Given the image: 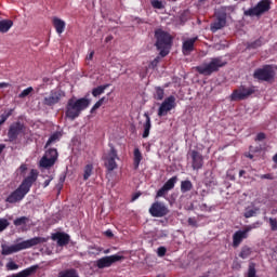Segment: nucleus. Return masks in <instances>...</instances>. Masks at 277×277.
Wrapping results in <instances>:
<instances>
[{
  "label": "nucleus",
  "mask_w": 277,
  "mask_h": 277,
  "mask_svg": "<svg viewBox=\"0 0 277 277\" xmlns=\"http://www.w3.org/2000/svg\"><path fill=\"white\" fill-rule=\"evenodd\" d=\"M38 181V170L32 169L30 173L22 181L21 185L12 192L5 199L9 205L21 202L31 192L34 183Z\"/></svg>",
  "instance_id": "obj_1"
},
{
  "label": "nucleus",
  "mask_w": 277,
  "mask_h": 277,
  "mask_svg": "<svg viewBox=\"0 0 277 277\" xmlns=\"http://www.w3.org/2000/svg\"><path fill=\"white\" fill-rule=\"evenodd\" d=\"M47 241H49V238L34 237L13 246L2 245L1 254L3 256H9V254H14L16 252H21V250H27L29 248H34V246H40V243H47Z\"/></svg>",
  "instance_id": "obj_2"
},
{
  "label": "nucleus",
  "mask_w": 277,
  "mask_h": 277,
  "mask_svg": "<svg viewBox=\"0 0 277 277\" xmlns=\"http://www.w3.org/2000/svg\"><path fill=\"white\" fill-rule=\"evenodd\" d=\"M91 101L87 97L82 98H69L66 105V111L65 116L69 120H77L79 116H81V111H84V109H88L90 107Z\"/></svg>",
  "instance_id": "obj_3"
},
{
  "label": "nucleus",
  "mask_w": 277,
  "mask_h": 277,
  "mask_svg": "<svg viewBox=\"0 0 277 277\" xmlns=\"http://www.w3.org/2000/svg\"><path fill=\"white\" fill-rule=\"evenodd\" d=\"M156 48L160 51L159 55L166 57L172 49V35L168 31L158 28L155 30Z\"/></svg>",
  "instance_id": "obj_4"
},
{
  "label": "nucleus",
  "mask_w": 277,
  "mask_h": 277,
  "mask_svg": "<svg viewBox=\"0 0 277 277\" xmlns=\"http://www.w3.org/2000/svg\"><path fill=\"white\" fill-rule=\"evenodd\" d=\"M226 62L222 61V57H212L209 63H203L196 67L199 75H205V77H211L213 72H217L220 68H224Z\"/></svg>",
  "instance_id": "obj_5"
},
{
  "label": "nucleus",
  "mask_w": 277,
  "mask_h": 277,
  "mask_svg": "<svg viewBox=\"0 0 277 277\" xmlns=\"http://www.w3.org/2000/svg\"><path fill=\"white\" fill-rule=\"evenodd\" d=\"M272 10V1L271 0H261L258 4L253 8H250L243 12L245 16H263L266 12Z\"/></svg>",
  "instance_id": "obj_6"
},
{
  "label": "nucleus",
  "mask_w": 277,
  "mask_h": 277,
  "mask_svg": "<svg viewBox=\"0 0 277 277\" xmlns=\"http://www.w3.org/2000/svg\"><path fill=\"white\" fill-rule=\"evenodd\" d=\"M109 151L103 157L104 166L108 172H114V170H118V163L116 159H120L118 157V150L114 147L113 144H109Z\"/></svg>",
  "instance_id": "obj_7"
},
{
  "label": "nucleus",
  "mask_w": 277,
  "mask_h": 277,
  "mask_svg": "<svg viewBox=\"0 0 277 277\" xmlns=\"http://www.w3.org/2000/svg\"><path fill=\"white\" fill-rule=\"evenodd\" d=\"M60 157V154L57 153L56 148H49L45 150L44 155L40 159L39 166L40 168H53L55 163L57 162V159Z\"/></svg>",
  "instance_id": "obj_8"
},
{
  "label": "nucleus",
  "mask_w": 277,
  "mask_h": 277,
  "mask_svg": "<svg viewBox=\"0 0 277 277\" xmlns=\"http://www.w3.org/2000/svg\"><path fill=\"white\" fill-rule=\"evenodd\" d=\"M274 77H276V71L272 65H265L253 72V79H258V81H272Z\"/></svg>",
  "instance_id": "obj_9"
},
{
  "label": "nucleus",
  "mask_w": 277,
  "mask_h": 277,
  "mask_svg": "<svg viewBox=\"0 0 277 277\" xmlns=\"http://www.w3.org/2000/svg\"><path fill=\"white\" fill-rule=\"evenodd\" d=\"M170 213V209L162 201H155L149 208V214L151 217H166Z\"/></svg>",
  "instance_id": "obj_10"
},
{
  "label": "nucleus",
  "mask_w": 277,
  "mask_h": 277,
  "mask_svg": "<svg viewBox=\"0 0 277 277\" xmlns=\"http://www.w3.org/2000/svg\"><path fill=\"white\" fill-rule=\"evenodd\" d=\"M254 92H256L255 87H250V88L240 87L239 89H236L233 91L230 95V101H246V98H248L249 96H252Z\"/></svg>",
  "instance_id": "obj_11"
},
{
  "label": "nucleus",
  "mask_w": 277,
  "mask_h": 277,
  "mask_svg": "<svg viewBox=\"0 0 277 277\" xmlns=\"http://www.w3.org/2000/svg\"><path fill=\"white\" fill-rule=\"evenodd\" d=\"M64 96H66V93L62 91V89L52 90L50 95L43 98V105L53 107V105H57V103H60Z\"/></svg>",
  "instance_id": "obj_12"
},
{
  "label": "nucleus",
  "mask_w": 277,
  "mask_h": 277,
  "mask_svg": "<svg viewBox=\"0 0 277 277\" xmlns=\"http://www.w3.org/2000/svg\"><path fill=\"white\" fill-rule=\"evenodd\" d=\"M174 107H176V97L174 95H170L161 103L158 109L159 118L168 116V111H172Z\"/></svg>",
  "instance_id": "obj_13"
},
{
  "label": "nucleus",
  "mask_w": 277,
  "mask_h": 277,
  "mask_svg": "<svg viewBox=\"0 0 277 277\" xmlns=\"http://www.w3.org/2000/svg\"><path fill=\"white\" fill-rule=\"evenodd\" d=\"M123 259H124L123 255H118V254L107 255L96 261V267L98 269H105V267H111L114 263H118V261H122Z\"/></svg>",
  "instance_id": "obj_14"
},
{
  "label": "nucleus",
  "mask_w": 277,
  "mask_h": 277,
  "mask_svg": "<svg viewBox=\"0 0 277 277\" xmlns=\"http://www.w3.org/2000/svg\"><path fill=\"white\" fill-rule=\"evenodd\" d=\"M252 228H256V226L249 225L243 230L235 232V234L233 235V248H239L243 239H248V233H250Z\"/></svg>",
  "instance_id": "obj_15"
},
{
  "label": "nucleus",
  "mask_w": 277,
  "mask_h": 277,
  "mask_svg": "<svg viewBox=\"0 0 277 277\" xmlns=\"http://www.w3.org/2000/svg\"><path fill=\"white\" fill-rule=\"evenodd\" d=\"M23 131H25V124L21 122H15L11 124L8 132L9 140L11 142H16V140H18V136L21 135V133H23Z\"/></svg>",
  "instance_id": "obj_16"
},
{
  "label": "nucleus",
  "mask_w": 277,
  "mask_h": 277,
  "mask_svg": "<svg viewBox=\"0 0 277 277\" xmlns=\"http://www.w3.org/2000/svg\"><path fill=\"white\" fill-rule=\"evenodd\" d=\"M190 158L193 170H202V166H205V157H202V154L198 150H192Z\"/></svg>",
  "instance_id": "obj_17"
},
{
  "label": "nucleus",
  "mask_w": 277,
  "mask_h": 277,
  "mask_svg": "<svg viewBox=\"0 0 277 277\" xmlns=\"http://www.w3.org/2000/svg\"><path fill=\"white\" fill-rule=\"evenodd\" d=\"M226 27V14H219L216 18L213 21V23L210 24V30L212 34H215V31H220V29H224Z\"/></svg>",
  "instance_id": "obj_18"
},
{
  "label": "nucleus",
  "mask_w": 277,
  "mask_h": 277,
  "mask_svg": "<svg viewBox=\"0 0 277 277\" xmlns=\"http://www.w3.org/2000/svg\"><path fill=\"white\" fill-rule=\"evenodd\" d=\"M52 240L57 241V246L64 247L70 243V236L66 233L57 232L52 234Z\"/></svg>",
  "instance_id": "obj_19"
},
{
  "label": "nucleus",
  "mask_w": 277,
  "mask_h": 277,
  "mask_svg": "<svg viewBox=\"0 0 277 277\" xmlns=\"http://www.w3.org/2000/svg\"><path fill=\"white\" fill-rule=\"evenodd\" d=\"M198 41V37L189 38L185 40L182 44V51L184 55H189L194 51V44Z\"/></svg>",
  "instance_id": "obj_20"
},
{
  "label": "nucleus",
  "mask_w": 277,
  "mask_h": 277,
  "mask_svg": "<svg viewBox=\"0 0 277 277\" xmlns=\"http://www.w3.org/2000/svg\"><path fill=\"white\" fill-rule=\"evenodd\" d=\"M36 272H38V265H32L28 268L21 271L17 274H12L9 277H29V276H34Z\"/></svg>",
  "instance_id": "obj_21"
},
{
  "label": "nucleus",
  "mask_w": 277,
  "mask_h": 277,
  "mask_svg": "<svg viewBox=\"0 0 277 277\" xmlns=\"http://www.w3.org/2000/svg\"><path fill=\"white\" fill-rule=\"evenodd\" d=\"M144 118H146V120H145V123L143 124L144 131H143L142 137L146 140V137L150 135V129L153 124L150 123V116L148 115V113L144 114Z\"/></svg>",
  "instance_id": "obj_22"
},
{
  "label": "nucleus",
  "mask_w": 277,
  "mask_h": 277,
  "mask_svg": "<svg viewBox=\"0 0 277 277\" xmlns=\"http://www.w3.org/2000/svg\"><path fill=\"white\" fill-rule=\"evenodd\" d=\"M14 22L12 19L0 21V34H8L12 29Z\"/></svg>",
  "instance_id": "obj_23"
},
{
  "label": "nucleus",
  "mask_w": 277,
  "mask_h": 277,
  "mask_svg": "<svg viewBox=\"0 0 277 277\" xmlns=\"http://www.w3.org/2000/svg\"><path fill=\"white\" fill-rule=\"evenodd\" d=\"M53 25L56 29V34H64V30L66 29V22L60 19L58 17H54Z\"/></svg>",
  "instance_id": "obj_24"
},
{
  "label": "nucleus",
  "mask_w": 277,
  "mask_h": 277,
  "mask_svg": "<svg viewBox=\"0 0 277 277\" xmlns=\"http://www.w3.org/2000/svg\"><path fill=\"white\" fill-rule=\"evenodd\" d=\"M109 88V84H103V85H98L96 88L92 89V96H94V98H98V96H101V94H105V90Z\"/></svg>",
  "instance_id": "obj_25"
},
{
  "label": "nucleus",
  "mask_w": 277,
  "mask_h": 277,
  "mask_svg": "<svg viewBox=\"0 0 277 277\" xmlns=\"http://www.w3.org/2000/svg\"><path fill=\"white\" fill-rule=\"evenodd\" d=\"M194 189V184L189 180H185L181 182V193L187 194V192H192Z\"/></svg>",
  "instance_id": "obj_26"
},
{
  "label": "nucleus",
  "mask_w": 277,
  "mask_h": 277,
  "mask_svg": "<svg viewBox=\"0 0 277 277\" xmlns=\"http://www.w3.org/2000/svg\"><path fill=\"white\" fill-rule=\"evenodd\" d=\"M61 137H62V132H54L47 141L44 148H49L51 144H55V142H60Z\"/></svg>",
  "instance_id": "obj_27"
},
{
  "label": "nucleus",
  "mask_w": 277,
  "mask_h": 277,
  "mask_svg": "<svg viewBox=\"0 0 277 277\" xmlns=\"http://www.w3.org/2000/svg\"><path fill=\"white\" fill-rule=\"evenodd\" d=\"M109 103V97L107 96H103L102 98H100L91 108V114H94V111H96V109H100L103 105Z\"/></svg>",
  "instance_id": "obj_28"
},
{
  "label": "nucleus",
  "mask_w": 277,
  "mask_h": 277,
  "mask_svg": "<svg viewBox=\"0 0 277 277\" xmlns=\"http://www.w3.org/2000/svg\"><path fill=\"white\" fill-rule=\"evenodd\" d=\"M142 151H140V148H134V170H137L140 168V163H142Z\"/></svg>",
  "instance_id": "obj_29"
},
{
  "label": "nucleus",
  "mask_w": 277,
  "mask_h": 277,
  "mask_svg": "<svg viewBox=\"0 0 277 277\" xmlns=\"http://www.w3.org/2000/svg\"><path fill=\"white\" fill-rule=\"evenodd\" d=\"M179 176L174 175L163 184V187L170 192L176 185Z\"/></svg>",
  "instance_id": "obj_30"
},
{
  "label": "nucleus",
  "mask_w": 277,
  "mask_h": 277,
  "mask_svg": "<svg viewBox=\"0 0 277 277\" xmlns=\"http://www.w3.org/2000/svg\"><path fill=\"white\" fill-rule=\"evenodd\" d=\"M83 181H88L94 172V164L90 163L84 167Z\"/></svg>",
  "instance_id": "obj_31"
},
{
  "label": "nucleus",
  "mask_w": 277,
  "mask_h": 277,
  "mask_svg": "<svg viewBox=\"0 0 277 277\" xmlns=\"http://www.w3.org/2000/svg\"><path fill=\"white\" fill-rule=\"evenodd\" d=\"M163 96H166V91L163 90V88H161V87H156V88H155L154 98H155L156 101H163Z\"/></svg>",
  "instance_id": "obj_32"
},
{
  "label": "nucleus",
  "mask_w": 277,
  "mask_h": 277,
  "mask_svg": "<svg viewBox=\"0 0 277 277\" xmlns=\"http://www.w3.org/2000/svg\"><path fill=\"white\" fill-rule=\"evenodd\" d=\"M14 226H27L29 224V217L21 216L13 221Z\"/></svg>",
  "instance_id": "obj_33"
},
{
  "label": "nucleus",
  "mask_w": 277,
  "mask_h": 277,
  "mask_svg": "<svg viewBox=\"0 0 277 277\" xmlns=\"http://www.w3.org/2000/svg\"><path fill=\"white\" fill-rule=\"evenodd\" d=\"M252 254V248L245 246L239 253L240 259H248Z\"/></svg>",
  "instance_id": "obj_34"
},
{
  "label": "nucleus",
  "mask_w": 277,
  "mask_h": 277,
  "mask_svg": "<svg viewBox=\"0 0 277 277\" xmlns=\"http://www.w3.org/2000/svg\"><path fill=\"white\" fill-rule=\"evenodd\" d=\"M261 47H263V38H259L247 44V49H259Z\"/></svg>",
  "instance_id": "obj_35"
},
{
  "label": "nucleus",
  "mask_w": 277,
  "mask_h": 277,
  "mask_svg": "<svg viewBox=\"0 0 277 277\" xmlns=\"http://www.w3.org/2000/svg\"><path fill=\"white\" fill-rule=\"evenodd\" d=\"M12 111H14V110L10 109L8 113L0 115V127L5 124V122L8 121V118H10V116H12Z\"/></svg>",
  "instance_id": "obj_36"
},
{
  "label": "nucleus",
  "mask_w": 277,
  "mask_h": 277,
  "mask_svg": "<svg viewBox=\"0 0 277 277\" xmlns=\"http://www.w3.org/2000/svg\"><path fill=\"white\" fill-rule=\"evenodd\" d=\"M31 92H34V88L32 87H28L27 89L23 90L19 93L18 98H27V96H29V94H31Z\"/></svg>",
  "instance_id": "obj_37"
},
{
  "label": "nucleus",
  "mask_w": 277,
  "mask_h": 277,
  "mask_svg": "<svg viewBox=\"0 0 277 277\" xmlns=\"http://www.w3.org/2000/svg\"><path fill=\"white\" fill-rule=\"evenodd\" d=\"M150 3L155 10H163V8H166V5H163V2L160 0H151Z\"/></svg>",
  "instance_id": "obj_38"
},
{
  "label": "nucleus",
  "mask_w": 277,
  "mask_h": 277,
  "mask_svg": "<svg viewBox=\"0 0 277 277\" xmlns=\"http://www.w3.org/2000/svg\"><path fill=\"white\" fill-rule=\"evenodd\" d=\"M168 192H170V190L162 186V187H161L160 189H158V192L156 193V199H157V198H166V196H168Z\"/></svg>",
  "instance_id": "obj_39"
},
{
  "label": "nucleus",
  "mask_w": 277,
  "mask_h": 277,
  "mask_svg": "<svg viewBox=\"0 0 277 277\" xmlns=\"http://www.w3.org/2000/svg\"><path fill=\"white\" fill-rule=\"evenodd\" d=\"M256 209H246V212L243 214V217H246L247 220L250 217H254V215H256Z\"/></svg>",
  "instance_id": "obj_40"
},
{
  "label": "nucleus",
  "mask_w": 277,
  "mask_h": 277,
  "mask_svg": "<svg viewBox=\"0 0 277 277\" xmlns=\"http://www.w3.org/2000/svg\"><path fill=\"white\" fill-rule=\"evenodd\" d=\"M8 226H10V222L6 219H0V233H3Z\"/></svg>",
  "instance_id": "obj_41"
},
{
  "label": "nucleus",
  "mask_w": 277,
  "mask_h": 277,
  "mask_svg": "<svg viewBox=\"0 0 277 277\" xmlns=\"http://www.w3.org/2000/svg\"><path fill=\"white\" fill-rule=\"evenodd\" d=\"M268 222H269L271 230H273V233H276V230H277V219L269 217Z\"/></svg>",
  "instance_id": "obj_42"
},
{
  "label": "nucleus",
  "mask_w": 277,
  "mask_h": 277,
  "mask_svg": "<svg viewBox=\"0 0 277 277\" xmlns=\"http://www.w3.org/2000/svg\"><path fill=\"white\" fill-rule=\"evenodd\" d=\"M6 269H9L10 272H14V271L18 269V264L11 261L6 264Z\"/></svg>",
  "instance_id": "obj_43"
},
{
  "label": "nucleus",
  "mask_w": 277,
  "mask_h": 277,
  "mask_svg": "<svg viewBox=\"0 0 277 277\" xmlns=\"http://www.w3.org/2000/svg\"><path fill=\"white\" fill-rule=\"evenodd\" d=\"M267 135L264 132H260L255 136V142H263V140H266Z\"/></svg>",
  "instance_id": "obj_44"
},
{
  "label": "nucleus",
  "mask_w": 277,
  "mask_h": 277,
  "mask_svg": "<svg viewBox=\"0 0 277 277\" xmlns=\"http://www.w3.org/2000/svg\"><path fill=\"white\" fill-rule=\"evenodd\" d=\"M260 176V179H262V180H267V181H274V174H272V173H266V174H262V175H259Z\"/></svg>",
  "instance_id": "obj_45"
},
{
  "label": "nucleus",
  "mask_w": 277,
  "mask_h": 277,
  "mask_svg": "<svg viewBox=\"0 0 277 277\" xmlns=\"http://www.w3.org/2000/svg\"><path fill=\"white\" fill-rule=\"evenodd\" d=\"M166 252H168V249H166V247H159L157 250L158 256H166Z\"/></svg>",
  "instance_id": "obj_46"
},
{
  "label": "nucleus",
  "mask_w": 277,
  "mask_h": 277,
  "mask_svg": "<svg viewBox=\"0 0 277 277\" xmlns=\"http://www.w3.org/2000/svg\"><path fill=\"white\" fill-rule=\"evenodd\" d=\"M159 56L156 57L149 65V68H157V66H159Z\"/></svg>",
  "instance_id": "obj_47"
},
{
  "label": "nucleus",
  "mask_w": 277,
  "mask_h": 277,
  "mask_svg": "<svg viewBox=\"0 0 277 277\" xmlns=\"http://www.w3.org/2000/svg\"><path fill=\"white\" fill-rule=\"evenodd\" d=\"M104 235L108 237V239H111V237H114V232H111V229H107L106 232H104Z\"/></svg>",
  "instance_id": "obj_48"
},
{
  "label": "nucleus",
  "mask_w": 277,
  "mask_h": 277,
  "mask_svg": "<svg viewBox=\"0 0 277 277\" xmlns=\"http://www.w3.org/2000/svg\"><path fill=\"white\" fill-rule=\"evenodd\" d=\"M249 150H250V153H259L261 150V147H255L254 148L253 146H250Z\"/></svg>",
  "instance_id": "obj_49"
},
{
  "label": "nucleus",
  "mask_w": 277,
  "mask_h": 277,
  "mask_svg": "<svg viewBox=\"0 0 277 277\" xmlns=\"http://www.w3.org/2000/svg\"><path fill=\"white\" fill-rule=\"evenodd\" d=\"M53 181V177H50L49 180H45L43 183V187H49L51 185V182Z\"/></svg>",
  "instance_id": "obj_50"
},
{
  "label": "nucleus",
  "mask_w": 277,
  "mask_h": 277,
  "mask_svg": "<svg viewBox=\"0 0 277 277\" xmlns=\"http://www.w3.org/2000/svg\"><path fill=\"white\" fill-rule=\"evenodd\" d=\"M142 196V193H136L132 196V202H135V200H137V198H140Z\"/></svg>",
  "instance_id": "obj_51"
},
{
  "label": "nucleus",
  "mask_w": 277,
  "mask_h": 277,
  "mask_svg": "<svg viewBox=\"0 0 277 277\" xmlns=\"http://www.w3.org/2000/svg\"><path fill=\"white\" fill-rule=\"evenodd\" d=\"M188 224H189V226H196V225H197V222H196L195 219L189 217V219H188Z\"/></svg>",
  "instance_id": "obj_52"
},
{
  "label": "nucleus",
  "mask_w": 277,
  "mask_h": 277,
  "mask_svg": "<svg viewBox=\"0 0 277 277\" xmlns=\"http://www.w3.org/2000/svg\"><path fill=\"white\" fill-rule=\"evenodd\" d=\"M2 88H10V83L8 82H0V89Z\"/></svg>",
  "instance_id": "obj_53"
},
{
  "label": "nucleus",
  "mask_w": 277,
  "mask_h": 277,
  "mask_svg": "<svg viewBox=\"0 0 277 277\" xmlns=\"http://www.w3.org/2000/svg\"><path fill=\"white\" fill-rule=\"evenodd\" d=\"M111 40H114V36H107L105 38V42H111Z\"/></svg>",
  "instance_id": "obj_54"
},
{
  "label": "nucleus",
  "mask_w": 277,
  "mask_h": 277,
  "mask_svg": "<svg viewBox=\"0 0 277 277\" xmlns=\"http://www.w3.org/2000/svg\"><path fill=\"white\" fill-rule=\"evenodd\" d=\"M94 57V51L90 52V54L87 56V60H93Z\"/></svg>",
  "instance_id": "obj_55"
},
{
  "label": "nucleus",
  "mask_w": 277,
  "mask_h": 277,
  "mask_svg": "<svg viewBox=\"0 0 277 277\" xmlns=\"http://www.w3.org/2000/svg\"><path fill=\"white\" fill-rule=\"evenodd\" d=\"M19 170H21L22 172H25V170H27V166H26V164H22V166L19 167Z\"/></svg>",
  "instance_id": "obj_56"
},
{
  "label": "nucleus",
  "mask_w": 277,
  "mask_h": 277,
  "mask_svg": "<svg viewBox=\"0 0 277 277\" xmlns=\"http://www.w3.org/2000/svg\"><path fill=\"white\" fill-rule=\"evenodd\" d=\"M245 157H248V159H254V155L252 154H246Z\"/></svg>",
  "instance_id": "obj_57"
},
{
  "label": "nucleus",
  "mask_w": 277,
  "mask_h": 277,
  "mask_svg": "<svg viewBox=\"0 0 277 277\" xmlns=\"http://www.w3.org/2000/svg\"><path fill=\"white\" fill-rule=\"evenodd\" d=\"M273 161L277 164V153L273 156Z\"/></svg>",
  "instance_id": "obj_58"
},
{
  "label": "nucleus",
  "mask_w": 277,
  "mask_h": 277,
  "mask_svg": "<svg viewBox=\"0 0 277 277\" xmlns=\"http://www.w3.org/2000/svg\"><path fill=\"white\" fill-rule=\"evenodd\" d=\"M3 148H5V145L0 144V155H1V153H3Z\"/></svg>",
  "instance_id": "obj_59"
},
{
  "label": "nucleus",
  "mask_w": 277,
  "mask_h": 277,
  "mask_svg": "<svg viewBox=\"0 0 277 277\" xmlns=\"http://www.w3.org/2000/svg\"><path fill=\"white\" fill-rule=\"evenodd\" d=\"M243 174H246V170H240L239 171V176L241 177V176H243Z\"/></svg>",
  "instance_id": "obj_60"
},
{
  "label": "nucleus",
  "mask_w": 277,
  "mask_h": 277,
  "mask_svg": "<svg viewBox=\"0 0 277 277\" xmlns=\"http://www.w3.org/2000/svg\"><path fill=\"white\" fill-rule=\"evenodd\" d=\"M0 267H3V262H0Z\"/></svg>",
  "instance_id": "obj_61"
},
{
  "label": "nucleus",
  "mask_w": 277,
  "mask_h": 277,
  "mask_svg": "<svg viewBox=\"0 0 277 277\" xmlns=\"http://www.w3.org/2000/svg\"><path fill=\"white\" fill-rule=\"evenodd\" d=\"M108 252H109V250H106V251H105V254H107Z\"/></svg>",
  "instance_id": "obj_62"
}]
</instances>
